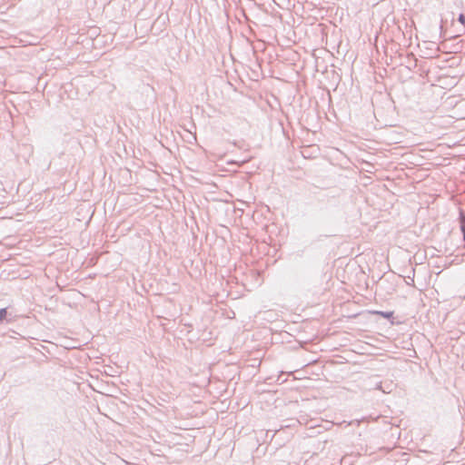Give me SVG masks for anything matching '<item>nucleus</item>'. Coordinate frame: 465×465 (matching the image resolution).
<instances>
[{"instance_id": "nucleus-1", "label": "nucleus", "mask_w": 465, "mask_h": 465, "mask_svg": "<svg viewBox=\"0 0 465 465\" xmlns=\"http://www.w3.org/2000/svg\"><path fill=\"white\" fill-rule=\"evenodd\" d=\"M5 321L7 323H10L14 321V316L11 312H9L8 308L0 309V322Z\"/></svg>"}, {"instance_id": "nucleus-2", "label": "nucleus", "mask_w": 465, "mask_h": 465, "mask_svg": "<svg viewBox=\"0 0 465 465\" xmlns=\"http://www.w3.org/2000/svg\"><path fill=\"white\" fill-rule=\"evenodd\" d=\"M460 231L462 232L463 241L465 242V213L463 211L460 212Z\"/></svg>"}, {"instance_id": "nucleus-3", "label": "nucleus", "mask_w": 465, "mask_h": 465, "mask_svg": "<svg viewBox=\"0 0 465 465\" xmlns=\"http://www.w3.org/2000/svg\"><path fill=\"white\" fill-rule=\"evenodd\" d=\"M374 314H378V315H381L382 316L383 318L385 319H391L393 317V312H381V311H375L373 312Z\"/></svg>"}, {"instance_id": "nucleus-4", "label": "nucleus", "mask_w": 465, "mask_h": 465, "mask_svg": "<svg viewBox=\"0 0 465 465\" xmlns=\"http://www.w3.org/2000/svg\"><path fill=\"white\" fill-rule=\"evenodd\" d=\"M458 21H459L461 25H465V15H463V14H460V15H459V17H458ZM461 34H465V26L461 29Z\"/></svg>"}, {"instance_id": "nucleus-5", "label": "nucleus", "mask_w": 465, "mask_h": 465, "mask_svg": "<svg viewBox=\"0 0 465 465\" xmlns=\"http://www.w3.org/2000/svg\"><path fill=\"white\" fill-rule=\"evenodd\" d=\"M440 36H441V37H444V35H445V30L443 29V20H442V19L440 20Z\"/></svg>"}, {"instance_id": "nucleus-6", "label": "nucleus", "mask_w": 465, "mask_h": 465, "mask_svg": "<svg viewBox=\"0 0 465 465\" xmlns=\"http://www.w3.org/2000/svg\"><path fill=\"white\" fill-rule=\"evenodd\" d=\"M376 388H377V389L381 390V391H382V392H386V391H385L384 389H382V388H381V384L377 385V387H376Z\"/></svg>"}, {"instance_id": "nucleus-7", "label": "nucleus", "mask_w": 465, "mask_h": 465, "mask_svg": "<svg viewBox=\"0 0 465 465\" xmlns=\"http://www.w3.org/2000/svg\"><path fill=\"white\" fill-rule=\"evenodd\" d=\"M232 143H233V145L238 146L236 142H233Z\"/></svg>"}]
</instances>
